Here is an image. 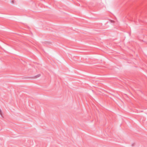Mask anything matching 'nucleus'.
I'll use <instances>...</instances> for the list:
<instances>
[{
    "label": "nucleus",
    "instance_id": "f257e3e1",
    "mask_svg": "<svg viewBox=\"0 0 147 147\" xmlns=\"http://www.w3.org/2000/svg\"><path fill=\"white\" fill-rule=\"evenodd\" d=\"M40 76V74H38L37 75H36L34 76L33 77L34 78H38Z\"/></svg>",
    "mask_w": 147,
    "mask_h": 147
},
{
    "label": "nucleus",
    "instance_id": "f03ea898",
    "mask_svg": "<svg viewBox=\"0 0 147 147\" xmlns=\"http://www.w3.org/2000/svg\"><path fill=\"white\" fill-rule=\"evenodd\" d=\"M14 1H13V0L12 1V3H14Z\"/></svg>",
    "mask_w": 147,
    "mask_h": 147
},
{
    "label": "nucleus",
    "instance_id": "7ed1b4c3",
    "mask_svg": "<svg viewBox=\"0 0 147 147\" xmlns=\"http://www.w3.org/2000/svg\"><path fill=\"white\" fill-rule=\"evenodd\" d=\"M111 22H113V21H112V20H111Z\"/></svg>",
    "mask_w": 147,
    "mask_h": 147
}]
</instances>
